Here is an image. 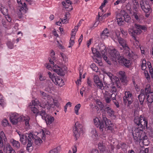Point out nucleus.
<instances>
[{"mask_svg":"<svg viewBox=\"0 0 153 153\" xmlns=\"http://www.w3.org/2000/svg\"><path fill=\"white\" fill-rule=\"evenodd\" d=\"M134 122L138 126L137 127L132 128V135L134 141L139 142L144 141L147 139V137L144 133H143V129L146 128L148 125V121L142 115L139 117H135L134 119Z\"/></svg>","mask_w":153,"mask_h":153,"instance_id":"nucleus-1","label":"nucleus"},{"mask_svg":"<svg viewBox=\"0 0 153 153\" xmlns=\"http://www.w3.org/2000/svg\"><path fill=\"white\" fill-rule=\"evenodd\" d=\"M94 124L97 127H99L100 131H102L104 134H105V131L113 133L114 132V129L116 126L111 122V120H108L105 116H103L102 119L100 120L98 118L96 117L94 119Z\"/></svg>","mask_w":153,"mask_h":153,"instance_id":"nucleus-2","label":"nucleus"},{"mask_svg":"<svg viewBox=\"0 0 153 153\" xmlns=\"http://www.w3.org/2000/svg\"><path fill=\"white\" fill-rule=\"evenodd\" d=\"M134 26L135 30L133 28H130L128 30L129 33L132 36L136 42H139L136 39L135 37L137 35H139L142 33V31L143 30L144 32L146 31L147 28L144 25H140L139 24H135Z\"/></svg>","mask_w":153,"mask_h":153,"instance_id":"nucleus-3","label":"nucleus"},{"mask_svg":"<svg viewBox=\"0 0 153 153\" xmlns=\"http://www.w3.org/2000/svg\"><path fill=\"white\" fill-rule=\"evenodd\" d=\"M118 42L122 47H120V50H123L124 53L127 56L132 57L133 56V53L130 51V49L128 46L126 40L122 38H119Z\"/></svg>","mask_w":153,"mask_h":153,"instance_id":"nucleus-4","label":"nucleus"},{"mask_svg":"<svg viewBox=\"0 0 153 153\" xmlns=\"http://www.w3.org/2000/svg\"><path fill=\"white\" fill-rule=\"evenodd\" d=\"M140 4L141 9L145 13V16L149 17L152 11L149 2L147 0H142L140 2Z\"/></svg>","mask_w":153,"mask_h":153,"instance_id":"nucleus-5","label":"nucleus"},{"mask_svg":"<svg viewBox=\"0 0 153 153\" xmlns=\"http://www.w3.org/2000/svg\"><path fill=\"white\" fill-rule=\"evenodd\" d=\"M49 60L50 63L48 64L46 67L47 68L50 70L52 69L54 72L58 75L61 76H63L65 74L62 69L57 65L54 66V62L53 60H52L51 58L49 57Z\"/></svg>","mask_w":153,"mask_h":153,"instance_id":"nucleus-6","label":"nucleus"},{"mask_svg":"<svg viewBox=\"0 0 153 153\" xmlns=\"http://www.w3.org/2000/svg\"><path fill=\"white\" fill-rule=\"evenodd\" d=\"M48 73L49 78L56 85L62 87L64 85V82L60 77L52 74L50 71Z\"/></svg>","mask_w":153,"mask_h":153,"instance_id":"nucleus-7","label":"nucleus"},{"mask_svg":"<svg viewBox=\"0 0 153 153\" xmlns=\"http://www.w3.org/2000/svg\"><path fill=\"white\" fill-rule=\"evenodd\" d=\"M145 92L146 96V101L151 103L153 102V91L151 89L150 85L147 84L144 89Z\"/></svg>","mask_w":153,"mask_h":153,"instance_id":"nucleus-8","label":"nucleus"},{"mask_svg":"<svg viewBox=\"0 0 153 153\" xmlns=\"http://www.w3.org/2000/svg\"><path fill=\"white\" fill-rule=\"evenodd\" d=\"M20 136V140L23 144H25L32 142L31 137H33V134L31 133H26L24 134H19Z\"/></svg>","mask_w":153,"mask_h":153,"instance_id":"nucleus-9","label":"nucleus"},{"mask_svg":"<svg viewBox=\"0 0 153 153\" xmlns=\"http://www.w3.org/2000/svg\"><path fill=\"white\" fill-rule=\"evenodd\" d=\"M123 98V103L125 105L129 106L132 103L133 97L131 92L126 91L125 93V96Z\"/></svg>","mask_w":153,"mask_h":153,"instance_id":"nucleus-10","label":"nucleus"},{"mask_svg":"<svg viewBox=\"0 0 153 153\" xmlns=\"http://www.w3.org/2000/svg\"><path fill=\"white\" fill-rule=\"evenodd\" d=\"M40 136H41L42 140H44L45 139V135L43 131H42V132L37 133L36 135L33 134V137H31L32 140L33 139L34 140L35 143L37 145H39L42 142L41 139L39 137Z\"/></svg>","mask_w":153,"mask_h":153,"instance_id":"nucleus-11","label":"nucleus"},{"mask_svg":"<svg viewBox=\"0 0 153 153\" xmlns=\"http://www.w3.org/2000/svg\"><path fill=\"white\" fill-rule=\"evenodd\" d=\"M82 126L78 122L75 123L74 127L73 129V133L74 135L76 138V140L78 138L81 133L82 132Z\"/></svg>","mask_w":153,"mask_h":153,"instance_id":"nucleus-12","label":"nucleus"},{"mask_svg":"<svg viewBox=\"0 0 153 153\" xmlns=\"http://www.w3.org/2000/svg\"><path fill=\"white\" fill-rule=\"evenodd\" d=\"M5 17V19L2 20V24L5 28L9 29L13 25V23L12 22L11 18L10 16H7Z\"/></svg>","mask_w":153,"mask_h":153,"instance_id":"nucleus-13","label":"nucleus"},{"mask_svg":"<svg viewBox=\"0 0 153 153\" xmlns=\"http://www.w3.org/2000/svg\"><path fill=\"white\" fill-rule=\"evenodd\" d=\"M109 53L111 59L113 61H118L121 56H120L119 52L115 49L109 50Z\"/></svg>","mask_w":153,"mask_h":153,"instance_id":"nucleus-14","label":"nucleus"},{"mask_svg":"<svg viewBox=\"0 0 153 153\" xmlns=\"http://www.w3.org/2000/svg\"><path fill=\"white\" fill-rule=\"evenodd\" d=\"M10 118L11 123L16 124L22 120V117L18 114L15 113L11 114Z\"/></svg>","mask_w":153,"mask_h":153,"instance_id":"nucleus-15","label":"nucleus"},{"mask_svg":"<svg viewBox=\"0 0 153 153\" xmlns=\"http://www.w3.org/2000/svg\"><path fill=\"white\" fill-rule=\"evenodd\" d=\"M93 80L97 88L100 89L102 90H105V87L103 86L102 81L100 80L98 75L94 76Z\"/></svg>","mask_w":153,"mask_h":153,"instance_id":"nucleus-16","label":"nucleus"},{"mask_svg":"<svg viewBox=\"0 0 153 153\" xmlns=\"http://www.w3.org/2000/svg\"><path fill=\"white\" fill-rule=\"evenodd\" d=\"M38 105L42 108H45L46 107L47 105L46 104H44V102L40 103L37 99H36L32 101L29 105V106L37 107Z\"/></svg>","mask_w":153,"mask_h":153,"instance_id":"nucleus-17","label":"nucleus"},{"mask_svg":"<svg viewBox=\"0 0 153 153\" xmlns=\"http://www.w3.org/2000/svg\"><path fill=\"white\" fill-rule=\"evenodd\" d=\"M40 95L44 99H47L48 100L46 102H44V104H46L47 105L48 104L49 102H51L53 100V97L49 95L48 94L46 93L45 92L42 91H40Z\"/></svg>","mask_w":153,"mask_h":153,"instance_id":"nucleus-18","label":"nucleus"},{"mask_svg":"<svg viewBox=\"0 0 153 153\" xmlns=\"http://www.w3.org/2000/svg\"><path fill=\"white\" fill-rule=\"evenodd\" d=\"M117 81L112 82L113 84L111 86V90L112 92L115 93L117 91V88H119L120 87V83L119 78H117Z\"/></svg>","mask_w":153,"mask_h":153,"instance_id":"nucleus-19","label":"nucleus"},{"mask_svg":"<svg viewBox=\"0 0 153 153\" xmlns=\"http://www.w3.org/2000/svg\"><path fill=\"white\" fill-rule=\"evenodd\" d=\"M146 96L144 90L142 89L140 91V94L138 96V100L141 105L143 104L144 101L146 102Z\"/></svg>","mask_w":153,"mask_h":153,"instance_id":"nucleus-20","label":"nucleus"},{"mask_svg":"<svg viewBox=\"0 0 153 153\" xmlns=\"http://www.w3.org/2000/svg\"><path fill=\"white\" fill-rule=\"evenodd\" d=\"M120 63H123L126 67L128 68L131 65L130 61L129 59L125 58L123 56H122L120 58L118 61Z\"/></svg>","mask_w":153,"mask_h":153,"instance_id":"nucleus-21","label":"nucleus"},{"mask_svg":"<svg viewBox=\"0 0 153 153\" xmlns=\"http://www.w3.org/2000/svg\"><path fill=\"white\" fill-rule=\"evenodd\" d=\"M48 104L46 106L47 109H49L51 108H54L56 106V107L58 108L59 107L60 104L57 100H54L53 98V100L51 102H49Z\"/></svg>","mask_w":153,"mask_h":153,"instance_id":"nucleus-22","label":"nucleus"},{"mask_svg":"<svg viewBox=\"0 0 153 153\" xmlns=\"http://www.w3.org/2000/svg\"><path fill=\"white\" fill-rule=\"evenodd\" d=\"M119 77L121 82L125 84L127 82L126 77V76L125 73L123 71H120L119 72Z\"/></svg>","mask_w":153,"mask_h":153,"instance_id":"nucleus-23","label":"nucleus"},{"mask_svg":"<svg viewBox=\"0 0 153 153\" xmlns=\"http://www.w3.org/2000/svg\"><path fill=\"white\" fill-rule=\"evenodd\" d=\"M120 14L122 16L125 21L128 22L130 20L131 17L124 10H121L120 11Z\"/></svg>","mask_w":153,"mask_h":153,"instance_id":"nucleus-24","label":"nucleus"},{"mask_svg":"<svg viewBox=\"0 0 153 153\" xmlns=\"http://www.w3.org/2000/svg\"><path fill=\"white\" fill-rule=\"evenodd\" d=\"M44 119L48 126H50L54 120L53 117L49 115H46Z\"/></svg>","mask_w":153,"mask_h":153,"instance_id":"nucleus-25","label":"nucleus"},{"mask_svg":"<svg viewBox=\"0 0 153 153\" xmlns=\"http://www.w3.org/2000/svg\"><path fill=\"white\" fill-rule=\"evenodd\" d=\"M7 139L5 134L3 131L1 132L0 134V148H2L3 146V140L4 142L7 141Z\"/></svg>","mask_w":153,"mask_h":153,"instance_id":"nucleus-26","label":"nucleus"},{"mask_svg":"<svg viewBox=\"0 0 153 153\" xmlns=\"http://www.w3.org/2000/svg\"><path fill=\"white\" fill-rule=\"evenodd\" d=\"M133 16L137 21L139 22H141L142 17L140 13L138 11L135 10L134 11Z\"/></svg>","mask_w":153,"mask_h":153,"instance_id":"nucleus-27","label":"nucleus"},{"mask_svg":"<svg viewBox=\"0 0 153 153\" xmlns=\"http://www.w3.org/2000/svg\"><path fill=\"white\" fill-rule=\"evenodd\" d=\"M4 151L6 153H16L15 151L9 144H7L6 146L4 145Z\"/></svg>","mask_w":153,"mask_h":153,"instance_id":"nucleus-28","label":"nucleus"},{"mask_svg":"<svg viewBox=\"0 0 153 153\" xmlns=\"http://www.w3.org/2000/svg\"><path fill=\"white\" fill-rule=\"evenodd\" d=\"M104 110L107 112V114L111 117L114 116V111L110 107L104 106Z\"/></svg>","mask_w":153,"mask_h":153,"instance_id":"nucleus-29","label":"nucleus"},{"mask_svg":"<svg viewBox=\"0 0 153 153\" xmlns=\"http://www.w3.org/2000/svg\"><path fill=\"white\" fill-rule=\"evenodd\" d=\"M110 36V32L109 30L107 28L103 30L100 35L101 38L104 39L108 38Z\"/></svg>","mask_w":153,"mask_h":153,"instance_id":"nucleus-30","label":"nucleus"},{"mask_svg":"<svg viewBox=\"0 0 153 153\" xmlns=\"http://www.w3.org/2000/svg\"><path fill=\"white\" fill-rule=\"evenodd\" d=\"M72 2L69 0H66L65 1L62 2V4L64 7L66 9H68L69 8V10L72 9Z\"/></svg>","mask_w":153,"mask_h":153,"instance_id":"nucleus-31","label":"nucleus"},{"mask_svg":"<svg viewBox=\"0 0 153 153\" xmlns=\"http://www.w3.org/2000/svg\"><path fill=\"white\" fill-rule=\"evenodd\" d=\"M116 18L119 25L121 26L124 24L125 20L120 13L117 15Z\"/></svg>","mask_w":153,"mask_h":153,"instance_id":"nucleus-32","label":"nucleus"},{"mask_svg":"<svg viewBox=\"0 0 153 153\" xmlns=\"http://www.w3.org/2000/svg\"><path fill=\"white\" fill-rule=\"evenodd\" d=\"M0 11L5 16H9L8 15V9L2 5H0Z\"/></svg>","mask_w":153,"mask_h":153,"instance_id":"nucleus-33","label":"nucleus"},{"mask_svg":"<svg viewBox=\"0 0 153 153\" xmlns=\"http://www.w3.org/2000/svg\"><path fill=\"white\" fill-rule=\"evenodd\" d=\"M105 102L108 103H110L111 100V94H109L107 91H105Z\"/></svg>","mask_w":153,"mask_h":153,"instance_id":"nucleus-34","label":"nucleus"},{"mask_svg":"<svg viewBox=\"0 0 153 153\" xmlns=\"http://www.w3.org/2000/svg\"><path fill=\"white\" fill-rule=\"evenodd\" d=\"M17 1L18 4L19 5V6L21 7V10H26L27 8L25 2H24L23 4L21 0H17Z\"/></svg>","mask_w":153,"mask_h":153,"instance_id":"nucleus-35","label":"nucleus"},{"mask_svg":"<svg viewBox=\"0 0 153 153\" xmlns=\"http://www.w3.org/2000/svg\"><path fill=\"white\" fill-rule=\"evenodd\" d=\"M106 74L109 77L112 82H114V81H117V78H118L116 76H114L110 73L108 72L106 73Z\"/></svg>","mask_w":153,"mask_h":153,"instance_id":"nucleus-36","label":"nucleus"},{"mask_svg":"<svg viewBox=\"0 0 153 153\" xmlns=\"http://www.w3.org/2000/svg\"><path fill=\"white\" fill-rule=\"evenodd\" d=\"M92 51L95 57H99L100 56L99 51H98L96 48H92Z\"/></svg>","mask_w":153,"mask_h":153,"instance_id":"nucleus-37","label":"nucleus"},{"mask_svg":"<svg viewBox=\"0 0 153 153\" xmlns=\"http://www.w3.org/2000/svg\"><path fill=\"white\" fill-rule=\"evenodd\" d=\"M61 146H59L51 150L48 153H58L61 151Z\"/></svg>","mask_w":153,"mask_h":153,"instance_id":"nucleus-38","label":"nucleus"},{"mask_svg":"<svg viewBox=\"0 0 153 153\" xmlns=\"http://www.w3.org/2000/svg\"><path fill=\"white\" fill-rule=\"evenodd\" d=\"M147 64L151 78H153V69L151 66V63L149 62H148Z\"/></svg>","mask_w":153,"mask_h":153,"instance_id":"nucleus-39","label":"nucleus"},{"mask_svg":"<svg viewBox=\"0 0 153 153\" xmlns=\"http://www.w3.org/2000/svg\"><path fill=\"white\" fill-rule=\"evenodd\" d=\"M29 120L30 118L28 117L27 119H25L24 120V122L25 125V128L27 130H28L30 128Z\"/></svg>","mask_w":153,"mask_h":153,"instance_id":"nucleus-40","label":"nucleus"},{"mask_svg":"<svg viewBox=\"0 0 153 153\" xmlns=\"http://www.w3.org/2000/svg\"><path fill=\"white\" fill-rule=\"evenodd\" d=\"M11 143H12L13 146L16 148H19L20 147V143L18 141H17L14 140H13L12 141Z\"/></svg>","mask_w":153,"mask_h":153,"instance_id":"nucleus-41","label":"nucleus"},{"mask_svg":"<svg viewBox=\"0 0 153 153\" xmlns=\"http://www.w3.org/2000/svg\"><path fill=\"white\" fill-rule=\"evenodd\" d=\"M142 69L143 70H146V62L145 59H143L142 60V63L141 65Z\"/></svg>","mask_w":153,"mask_h":153,"instance_id":"nucleus-42","label":"nucleus"},{"mask_svg":"<svg viewBox=\"0 0 153 153\" xmlns=\"http://www.w3.org/2000/svg\"><path fill=\"white\" fill-rule=\"evenodd\" d=\"M91 134H92L91 137L92 138L95 139H97L98 135L95 129H94L92 130L91 132Z\"/></svg>","mask_w":153,"mask_h":153,"instance_id":"nucleus-43","label":"nucleus"},{"mask_svg":"<svg viewBox=\"0 0 153 153\" xmlns=\"http://www.w3.org/2000/svg\"><path fill=\"white\" fill-rule=\"evenodd\" d=\"M30 108V110L34 114H38L39 113V110L37 108V107L34 106H29Z\"/></svg>","mask_w":153,"mask_h":153,"instance_id":"nucleus-44","label":"nucleus"},{"mask_svg":"<svg viewBox=\"0 0 153 153\" xmlns=\"http://www.w3.org/2000/svg\"><path fill=\"white\" fill-rule=\"evenodd\" d=\"M33 142L28 143L27 144V147H26L27 150L28 152H30L32 151L33 149V147H32V144Z\"/></svg>","mask_w":153,"mask_h":153,"instance_id":"nucleus-45","label":"nucleus"},{"mask_svg":"<svg viewBox=\"0 0 153 153\" xmlns=\"http://www.w3.org/2000/svg\"><path fill=\"white\" fill-rule=\"evenodd\" d=\"M81 106V105L80 104H78L76 105L74 107L75 112L77 115L79 114L78 111L80 108Z\"/></svg>","mask_w":153,"mask_h":153,"instance_id":"nucleus-46","label":"nucleus"},{"mask_svg":"<svg viewBox=\"0 0 153 153\" xmlns=\"http://www.w3.org/2000/svg\"><path fill=\"white\" fill-rule=\"evenodd\" d=\"M98 147L100 151L103 152L105 150V146L103 145L102 143H99L98 144Z\"/></svg>","mask_w":153,"mask_h":153,"instance_id":"nucleus-47","label":"nucleus"},{"mask_svg":"<svg viewBox=\"0 0 153 153\" xmlns=\"http://www.w3.org/2000/svg\"><path fill=\"white\" fill-rule=\"evenodd\" d=\"M38 114H40L42 117V119H44L45 116L47 115L45 111L43 110L40 112H39Z\"/></svg>","mask_w":153,"mask_h":153,"instance_id":"nucleus-48","label":"nucleus"},{"mask_svg":"<svg viewBox=\"0 0 153 153\" xmlns=\"http://www.w3.org/2000/svg\"><path fill=\"white\" fill-rule=\"evenodd\" d=\"M7 45L8 48L10 49H12L14 47L13 44L10 41H8L7 43Z\"/></svg>","mask_w":153,"mask_h":153,"instance_id":"nucleus-49","label":"nucleus"},{"mask_svg":"<svg viewBox=\"0 0 153 153\" xmlns=\"http://www.w3.org/2000/svg\"><path fill=\"white\" fill-rule=\"evenodd\" d=\"M144 73L146 79L148 80H149L150 79V77L149 74L148 73V71L146 70H144Z\"/></svg>","mask_w":153,"mask_h":153,"instance_id":"nucleus-50","label":"nucleus"},{"mask_svg":"<svg viewBox=\"0 0 153 153\" xmlns=\"http://www.w3.org/2000/svg\"><path fill=\"white\" fill-rule=\"evenodd\" d=\"M9 123L7 120L5 119H4L2 122V125L4 127H5L8 125Z\"/></svg>","mask_w":153,"mask_h":153,"instance_id":"nucleus-51","label":"nucleus"},{"mask_svg":"<svg viewBox=\"0 0 153 153\" xmlns=\"http://www.w3.org/2000/svg\"><path fill=\"white\" fill-rule=\"evenodd\" d=\"M51 56L52 58V60L53 61L56 59L55 53L53 50L51 51Z\"/></svg>","mask_w":153,"mask_h":153,"instance_id":"nucleus-52","label":"nucleus"},{"mask_svg":"<svg viewBox=\"0 0 153 153\" xmlns=\"http://www.w3.org/2000/svg\"><path fill=\"white\" fill-rule=\"evenodd\" d=\"M60 54H61V57L63 61H64L65 62L67 61L68 58L67 57L66 55L63 53H61Z\"/></svg>","mask_w":153,"mask_h":153,"instance_id":"nucleus-53","label":"nucleus"},{"mask_svg":"<svg viewBox=\"0 0 153 153\" xmlns=\"http://www.w3.org/2000/svg\"><path fill=\"white\" fill-rule=\"evenodd\" d=\"M111 15V13L110 12L104 14L102 16V20L105 19L106 18L108 17V16H110Z\"/></svg>","mask_w":153,"mask_h":153,"instance_id":"nucleus-54","label":"nucleus"},{"mask_svg":"<svg viewBox=\"0 0 153 153\" xmlns=\"http://www.w3.org/2000/svg\"><path fill=\"white\" fill-rule=\"evenodd\" d=\"M105 46L104 45H102V46H100L99 48V50L101 52H105V51L106 50H105Z\"/></svg>","mask_w":153,"mask_h":153,"instance_id":"nucleus-55","label":"nucleus"},{"mask_svg":"<svg viewBox=\"0 0 153 153\" xmlns=\"http://www.w3.org/2000/svg\"><path fill=\"white\" fill-rule=\"evenodd\" d=\"M68 13H66L65 15V17L63 18V19H62L61 20V22L63 23H66V19L67 18L68 15Z\"/></svg>","mask_w":153,"mask_h":153,"instance_id":"nucleus-56","label":"nucleus"},{"mask_svg":"<svg viewBox=\"0 0 153 153\" xmlns=\"http://www.w3.org/2000/svg\"><path fill=\"white\" fill-rule=\"evenodd\" d=\"M117 94L116 93H113L112 94H111V99L113 100V101H116V96Z\"/></svg>","mask_w":153,"mask_h":153,"instance_id":"nucleus-57","label":"nucleus"},{"mask_svg":"<svg viewBox=\"0 0 153 153\" xmlns=\"http://www.w3.org/2000/svg\"><path fill=\"white\" fill-rule=\"evenodd\" d=\"M104 60L109 64H111V62L108 58V57L105 55H103L102 56Z\"/></svg>","mask_w":153,"mask_h":153,"instance_id":"nucleus-58","label":"nucleus"},{"mask_svg":"<svg viewBox=\"0 0 153 153\" xmlns=\"http://www.w3.org/2000/svg\"><path fill=\"white\" fill-rule=\"evenodd\" d=\"M4 102V100L2 95H0V105H2Z\"/></svg>","mask_w":153,"mask_h":153,"instance_id":"nucleus-59","label":"nucleus"},{"mask_svg":"<svg viewBox=\"0 0 153 153\" xmlns=\"http://www.w3.org/2000/svg\"><path fill=\"white\" fill-rule=\"evenodd\" d=\"M102 11L101 12H99L98 16L99 17V18H100V17H101L100 19V21H102V16L103 15V13H102Z\"/></svg>","mask_w":153,"mask_h":153,"instance_id":"nucleus-60","label":"nucleus"},{"mask_svg":"<svg viewBox=\"0 0 153 153\" xmlns=\"http://www.w3.org/2000/svg\"><path fill=\"white\" fill-rule=\"evenodd\" d=\"M149 149L148 148H146L144 150H142L140 152V153H148Z\"/></svg>","mask_w":153,"mask_h":153,"instance_id":"nucleus-61","label":"nucleus"},{"mask_svg":"<svg viewBox=\"0 0 153 153\" xmlns=\"http://www.w3.org/2000/svg\"><path fill=\"white\" fill-rule=\"evenodd\" d=\"M92 40V39H90L89 41H88L87 42V46L88 48L89 47V45L91 44V42Z\"/></svg>","mask_w":153,"mask_h":153,"instance_id":"nucleus-62","label":"nucleus"},{"mask_svg":"<svg viewBox=\"0 0 153 153\" xmlns=\"http://www.w3.org/2000/svg\"><path fill=\"white\" fill-rule=\"evenodd\" d=\"M74 43V42L73 41H71L70 40L69 45L68 46V47L71 48L72 46Z\"/></svg>","mask_w":153,"mask_h":153,"instance_id":"nucleus-63","label":"nucleus"},{"mask_svg":"<svg viewBox=\"0 0 153 153\" xmlns=\"http://www.w3.org/2000/svg\"><path fill=\"white\" fill-rule=\"evenodd\" d=\"M91 67L92 68L93 70L95 71L96 70V68L97 69V68L96 67L95 64H92L91 66Z\"/></svg>","mask_w":153,"mask_h":153,"instance_id":"nucleus-64","label":"nucleus"}]
</instances>
